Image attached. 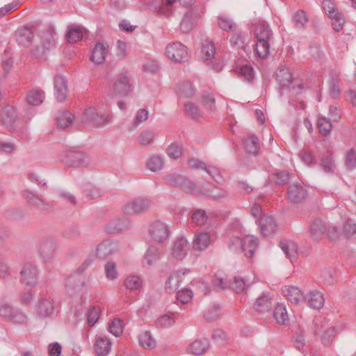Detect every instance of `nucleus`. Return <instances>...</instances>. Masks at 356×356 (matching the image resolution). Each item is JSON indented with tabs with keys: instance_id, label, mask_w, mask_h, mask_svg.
I'll use <instances>...</instances> for the list:
<instances>
[{
	"instance_id": "6e6552de",
	"label": "nucleus",
	"mask_w": 356,
	"mask_h": 356,
	"mask_svg": "<svg viewBox=\"0 0 356 356\" xmlns=\"http://www.w3.org/2000/svg\"><path fill=\"white\" fill-rule=\"evenodd\" d=\"M132 90L127 72L121 73L117 76L113 85V91L116 95L124 97L128 95Z\"/></svg>"
},
{
	"instance_id": "f257e3e1",
	"label": "nucleus",
	"mask_w": 356,
	"mask_h": 356,
	"mask_svg": "<svg viewBox=\"0 0 356 356\" xmlns=\"http://www.w3.org/2000/svg\"><path fill=\"white\" fill-rule=\"evenodd\" d=\"M254 35L257 54L259 58H265L269 54L270 43L273 41V31L267 23L262 22L256 25Z\"/></svg>"
},
{
	"instance_id": "f3484780",
	"label": "nucleus",
	"mask_w": 356,
	"mask_h": 356,
	"mask_svg": "<svg viewBox=\"0 0 356 356\" xmlns=\"http://www.w3.org/2000/svg\"><path fill=\"white\" fill-rule=\"evenodd\" d=\"M67 161L76 167L87 166L90 163V158L81 152L70 151L67 153Z\"/></svg>"
},
{
	"instance_id": "4c0bfd02",
	"label": "nucleus",
	"mask_w": 356,
	"mask_h": 356,
	"mask_svg": "<svg viewBox=\"0 0 356 356\" xmlns=\"http://www.w3.org/2000/svg\"><path fill=\"white\" fill-rule=\"evenodd\" d=\"M44 92L41 90H33L29 92L26 97L27 102L29 104L36 106L42 104L44 99Z\"/></svg>"
},
{
	"instance_id": "6e6d98bb",
	"label": "nucleus",
	"mask_w": 356,
	"mask_h": 356,
	"mask_svg": "<svg viewBox=\"0 0 356 356\" xmlns=\"http://www.w3.org/2000/svg\"><path fill=\"white\" fill-rule=\"evenodd\" d=\"M214 286L220 289H225L229 287L230 283L227 282L226 276L222 272H218L215 274L213 280Z\"/></svg>"
},
{
	"instance_id": "052dcab7",
	"label": "nucleus",
	"mask_w": 356,
	"mask_h": 356,
	"mask_svg": "<svg viewBox=\"0 0 356 356\" xmlns=\"http://www.w3.org/2000/svg\"><path fill=\"white\" fill-rule=\"evenodd\" d=\"M68 42L71 43L76 42L83 38V33L80 29L70 28L66 34Z\"/></svg>"
},
{
	"instance_id": "603ef678",
	"label": "nucleus",
	"mask_w": 356,
	"mask_h": 356,
	"mask_svg": "<svg viewBox=\"0 0 356 356\" xmlns=\"http://www.w3.org/2000/svg\"><path fill=\"white\" fill-rule=\"evenodd\" d=\"M177 0H161V4L157 7L156 12L165 16H170L172 13L171 6Z\"/></svg>"
},
{
	"instance_id": "de8ad7c7",
	"label": "nucleus",
	"mask_w": 356,
	"mask_h": 356,
	"mask_svg": "<svg viewBox=\"0 0 356 356\" xmlns=\"http://www.w3.org/2000/svg\"><path fill=\"white\" fill-rule=\"evenodd\" d=\"M317 127L322 135L327 136L332 130V124L329 119L321 117L318 120Z\"/></svg>"
},
{
	"instance_id": "473e14b6",
	"label": "nucleus",
	"mask_w": 356,
	"mask_h": 356,
	"mask_svg": "<svg viewBox=\"0 0 356 356\" xmlns=\"http://www.w3.org/2000/svg\"><path fill=\"white\" fill-rule=\"evenodd\" d=\"M276 79L282 89L288 88L292 81V75L288 69H280L276 74Z\"/></svg>"
},
{
	"instance_id": "0eeeda50",
	"label": "nucleus",
	"mask_w": 356,
	"mask_h": 356,
	"mask_svg": "<svg viewBox=\"0 0 356 356\" xmlns=\"http://www.w3.org/2000/svg\"><path fill=\"white\" fill-rule=\"evenodd\" d=\"M83 122H92L97 126H103L111 122V118L108 114H98L95 108L90 107L86 109L82 117Z\"/></svg>"
},
{
	"instance_id": "9b49d317",
	"label": "nucleus",
	"mask_w": 356,
	"mask_h": 356,
	"mask_svg": "<svg viewBox=\"0 0 356 356\" xmlns=\"http://www.w3.org/2000/svg\"><path fill=\"white\" fill-rule=\"evenodd\" d=\"M307 191L301 183H295L289 186L287 191L288 199L293 203H299L305 200Z\"/></svg>"
},
{
	"instance_id": "7c9ffc66",
	"label": "nucleus",
	"mask_w": 356,
	"mask_h": 356,
	"mask_svg": "<svg viewBox=\"0 0 356 356\" xmlns=\"http://www.w3.org/2000/svg\"><path fill=\"white\" fill-rule=\"evenodd\" d=\"M160 254L159 248L157 246L150 245L143 257V264L152 266L160 259Z\"/></svg>"
},
{
	"instance_id": "a19ab883",
	"label": "nucleus",
	"mask_w": 356,
	"mask_h": 356,
	"mask_svg": "<svg viewBox=\"0 0 356 356\" xmlns=\"http://www.w3.org/2000/svg\"><path fill=\"white\" fill-rule=\"evenodd\" d=\"M123 321L118 318H113L108 325L109 332L115 337H120L123 332Z\"/></svg>"
},
{
	"instance_id": "09e8293b",
	"label": "nucleus",
	"mask_w": 356,
	"mask_h": 356,
	"mask_svg": "<svg viewBox=\"0 0 356 356\" xmlns=\"http://www.w3.org/2000/svg\"><path fill=\"white\" fill-rule=\"evenodd\" d=\"M163 159L159 156H151L146 163V167L152 172L159 171L163 167Z\"/></svg>"
},
{
	"instance_id": "1a4fd4ad",
	"label": "nucleus",
	"mask_w": 356,
	"mask_h": 356,
	"mask_svg": "<svg viewBox=\"0 0 356 356\" xmlns=\"http://www.w3.org/2000/svg\"><path fill=\"white\" fill-rule=\"evenodd\" d=\"M149 233L155 241L162 242L168 237L169 229L164 222L156 220L150 225Z\"/></svg>"
},
{
	"instance_id": "58836bf2",
	"label": "nucleus",
	"mask_w": 356,
	"mask_h": 356,
	"mask_svg": "<svg viewBox=\"0 0 356 356\" xmlns=\"http://www.w3.org/2000/svg\"><path fill=\"white\" fill-rule=\"evenodd\" d=\"M170 314V315H168L165 313L159 316L156 321V327L166 328L172 325L175 322V313Z\"/></svg>"
},
{
	"instance_id": "a18cd8bd",
	"label": "nucleus",
	"mask_w": 356,
	"mask_h": 356,
	"mask_svg": "<svg viewBox=\"0 0 356 356\" xmlns=\"http://www.w3.org/2000/svg\"><path fill=\"white\" fill-rule=\"evenodd\" d=\"M344 164L348 170H353L356 168V150L355 149L350 148L346 152Z\"/></svg>"
},
{
	"instance_id": "9d476101",
	"label": "nucleus",
	"mask_w": 356,
	"mask_h": 356,
	"mask_svg": "<svg viewBox=\"0 0 356 356\" xmlns=\"http://www.w3.org/2000/svg\"><path fill=\"white\" fill-rule=\"evenodd\" d=\"M190 249L188 241L183 236L177 237L173 242L172 256L177 260H182Z\"/></svg>"
},
{
	"instance_id": "ea45409f",
	"label": "nucleus",
	"mask_w": 356,
	"mask_h": 356,
	"mask_svg": "<svg viewBox=\"0 0 356 356\" xmlns=\"http://www.w3.org/2000/svg\"><path fill=\"white\" fill-rule=\"evenodd\" d=\"M0 317L14 323H24L26 322V316L24 313H0Z\"/></svg>"
},
{
	"instance_id": "c85d7f7f",
	"label": "nucleus",
	"mask_w": 356,
	"mask_h": 356,
	"mask_svg": "<svg viewBox=\"0 0 356 356\" xmlns=\"http://www.w3.org/2000/svg\"><path fill=\"white\" fill-rule=\"evenodd\" d=\"M307 305L316 310H319L324 305L325 299L321 293L318 291L310 292L306 298Z\"/></svg>"
},
{
	"instance_id": "4be33fe9",
	"label": "nucleus",
	"mask_w": 356,
	"mask_h": 356,
	"mask_svg": "<svg viewBox=\"0 0 356 356\" xmlns=\"http://www.w3.org/2000/svg\"><path fill=\"white\" fill-rule=\"evenodd\" d=\"M259 226L261 232L264 236H270L275 232L277 222L271 216L264 215L259 220Z\"/></svg>"
},
{
	"instance_id": "864d4df0",
	"label": "nucleus",
	"mask_w": 356,
	"mask_h": 356,
	"mask_svg": "<svg viewBox=\"0 0 356 356\" xmlns=\"http://www.w3.org/2000/svg\"><path fill=\"white\" fill-rule=\"evenodd\" d=\"M202 104L207 110L214 111L216 109V100L213 94L209 91H205L202 96Z\"/></svg>"
},
{
	"instance_id": "79ce46f5",
	"label": "nucleus",
	"mask_w": 356,
	"mask_h": 356,
	"mask_svg": "<svg viewBox=\"0 0 356 356\" xmlns=\"http://www.w3.org/2000/svg\"><path fill=\"white\" fill-rule=\"evenodd\" d=\"M57 124L60 128H65L72 123L73 115L68 111H61L57 115Z\"/></svg>"
},
{
	"instance_id": "6ab92c4d",
	"label": "nucleus",
	"mask_w": 356,
	"mask_h": 356,
	"mask_svg": "<svg viewBox=\"0 0 356 356\" xmlns=\"http://www.w3.org/2000/svg\"><path fill=\"white\" fill-rule=\"evenodd\" d=\"M241 252L247 257H252L258 245V239L252 235H247L241 238Z\"/></svg>"
},
{
	"instance_id": "774afa93",
	"label": "nucleus",
	"mask_w": 356,
	"mask_h": 356,
	"mask_svg": "<svg viewBox=\"0 0 356 356\" xmlns=\"http://www.w3.org/2000/svg\"><path fill=\"white\" fill-rule=\"evenodd\" d=\"M193 297V292L191 290L183 289L177 291L176 298L181 304L188 303Z\"/></svg>"
},
{
	"instance_id": "2eb2a0df",
	"label": "nucleus",
	"mask_w": 356,
	"mask_h": 356,
	"mask_svg": "<svg viewBox=\"0 0 356 356\" xmlns=\"http://www.w3.org/2000/svg\"><path fill=\"white\" fill-rule=\"evenodd\" d=\"M108 52V45L97 42L92 49L90 60L96 64H102L106 60Z\"/></svg>"
},
{
	"instance_id": "5701e85b",
	"label": "nucleus",
	"mask_w": 356,
	"mask_h": 356,
	"mask_svg": "<svg viewBox=\"0 0 356 356\" xmlns=\"http://www.w3.org/2000/svg\"><path fill=\"white\" fill-rule=\"evenodd\" d=\"M243 143L246 152L252 155H257L260 149L257 136L254 134H249L243 137Z\"/></svg>"
},
{
	"instance_id": "338daca9",
	"label": "nucleus",
	"mask_w": 356,
	"mask_h": 356,
	"mask_svg": "<svg viewBox=\"0 0 356 356\" xmlns=\"http://www.w3.org/2000/svg\"><path fill=\"white\" fill-rule=\"evenodd\" d=\"M330 18L332 19V26L335 31H339L343 29L345 19L342 13H336Z\"/></svg>"
},
{
	"instance_id": "c9c22d12",
	"label": "nucleus",
	"mask_w": 356,
	"mask_h": 356,
	"mask_svg": "<svg viewBox=\"0 0 356 356\" xmlns=\"http://www.w3.org/2000/svg\"><path fill=\"white\" fill-rule=\"evenodd\" d=\"M216 54V47L213 43L209 40H204L202 43L201 56L204 60H211Z\"/></svg>"
},
{
	"instance_id": "4468645a",
	"label": "nucleus",
	"mask_w": 356,
	"mask_h": 356,
	"mask_svg": "<svg viewBox=\"0 0 356 356\" xmlns=\"http://www.w3.org/2000/svg\"><path fill=\"white\" fill-rule=\"evenodd\" d=\"M67 82L65 77L56 75L54 78V94L58 102H63L67 96Z\"/></svg>"
},
{
	"instance_id": "f8f14e48",
	"label": "nucleus",
	"mask_w": 356,
	"mask_h": 356,
	"mask_svg": "<svg viewBox=\"0 0 356 356\" xmlns=\"http://www.w3.org/2000/svg\"><path fill=\"white\" fill-rule=\"evenodd\" d=\"M0 120L3 125L8 127L9 129H13L14 125L17 124V118L15 110L13 106L7 105L0 113Z\"/></svg>"
},
{
	"instance_id": "680f3d73",
	"label": "nucleus",
	"mask_w": 356,
	"mask_h": 356,
	"mask_svg": "<svg viewBox=\"0 0 356 356\" xmlns=\"http://www.w3.org/2000/svg\"><path fill=\"white\" fill-rule=\"evenodd\" d=\"M218 24L221 29L226 31H232L235 25L233 21L225 15L218 17Z\"/></svg>"
},
{
	"instance_id": "8fccbe9b",
	"label": "nucleus",
	"mask_w": 356,
	"mask_h": 356,
	"mask_svg": "<svg viewBox=\"0 0 356 356\" xmlns=\"http://www.w3.org/2000/svg\"><path fill=\"white\" fill-rule=\"evenodd\" d=\"M184 111L186 115L193 119H199L201 117V113L197 106L191 102H186L184 104Z\"/></svg>"
},
{
	"instance_id": "5fc2aeb1",
	"label": "nucleus",
	"mask_w": 356,
	"mask_h": 356,
	"mask_svg": "<svg viewBox=\"0 0 356 356\" xmlns=\"http://www.w3.org/2000/svg\"><path fill=\"white\" fill-rule=\"evenodd\" d=\"M191 219L197 225H203L207 222L208 216L204 210L195 209L192 213Z\"/></svg>"
},
{
	"instance_id": "7ed1b4c3",
	"label": "nucleus",
	"mask_w": 356,
	"mask_h": 356,
	"mask_svg": "<svg viewBox=\"0 0 356 356\" xmlns=\"http://www.w3.org/2000/svg\"><path fill=\"white\" fill-rule=\"evenodd\" d=\"M20 282L26 287L33 288L38 282V270L33 264H25L19 273Z\"/></svg>"
},
{
	"instance_id": "f03ea898",
	"label": "nucleus",
	"mask_w": 356,
	"mask_h": 356,
	"mask_svg": "<svg viewBox=\"0 0 356 356\" xmlns=\"http://www.w3.org/2000/svg\"><path fill=\"white\" fill-rule=\"evenodd\" d=\"M165 181L168 184L179 188L186 193L193 195L202 193L201 189L194 182L181 175L174 173L167 175L165 177Z\"/></svg>"
},
{
	"instance_id": "39448f33",
	"label": "nucleus",
	"mask_w": 356,
	"mask_h": 356,
	"mask_svg": "<svg viewBox=\"0 0 356 356\" xmlns=\"http://www.w3.org/2000/svg\"><path fill=\"white\" fill-rule=\"evenodd\" d=\"M166 56L175 63H184L188 60V53L186 47L181 42H172L166 47Z\"/></svg>"
},
{
	"instance_id": "f704fd0d",
	"label": "nucleus",
	"mask_w": 356,
	"mask_h": 356,
	"mask_svg": "<svg viewBox=\"0 0 356 356\" xmlns=\"http://www.w3.org/2000/svg\"><path fill=\"white\" fill-rule=\"evenodd\" d=\"M129 225L127 218L118 219L108 223L106 229L109 232H122L129 227Z\"/></svg>"
},
{
	"instance_id": "e2e57ef3",
	"label": "nucleus",
	"mask_w": 356,
	"mask_h": 356,
	"mask_svg": "<svg viewBox=\"0 0 356 356\" xmlns=\"http://www.w3.org/2000/svg\"><path fill=\"white\" fill-rule=\"evenodd\" d=\"M155 137V133L152 130H144L138 136V143L140 145H145L153 141Z\"/></svg>"
},
{
	"instance_id": "412c9836",
	"label": "nucleus",
	"mask_w": 356,
	"mask_h": 356,
	"mask_svg": "<svg viewBox=\"0 0 356 356\" xmlns=\"http://www.w3.org/2000/svg\"><path fill=\"white\" fill-rule=\"evenodd\" d=\"M111 349V342L106 337H97L94 344V350L99 356L107 355Z\"/></svg>"
},
{
	"instance_id": "bf43d9fd",
	"label": "nucleus",
	"mask_w": 356,
	"mask_h": 356,
	"mask_svg": "<svg viewBox=\"0 0 356 356\" xmlns=\"http://www.w3.org/2000/svg\"><path fill=\"white\" fill-rule=\"evenodd\" d=\"M106 277L109 280H114L118 277L117 265L113 261H108L104 266Z\"/></svg>"
},
{
	"instance_id": "cd10ccee",
	"label": "nucleus",
	"mask_w": 356,
	"mask_h": 356,
	"mask_svg": "<svg viewBox=\"0 0 356 356\" xmlns=\"http://www.w3.org/2000/svg\"><path fill=\"white\" fill-rule=\"evenodd\" d=\"M280 247L286 256L293 262L298 257V245L292 241H282Z\"/></svg>"
},
{
	"instance_id": "dca6fc26",
	"label": "nucleus",
	"mask_w": 356,
	"mask_h": 356,
	"mask_svg": "<svg viewBox=\"0 0 356 356\" xmlns=\"http://www.w3.org/2000/svg\"><path fill=\"white\" fill-rule=\"evenodd\" d=\"M189 272V269H184L183 270L177 271L175 274L172 275L168 278L165 282V290L169 293L176 291L180 283L182 282L184 277L188 274Z\"/></svg>"
},
{
	"instance_id": "ddd939ff",
	"label": "nucleus",
	"mask_w": 356,
	"mask_h": 356,
	"mask_svg": "<svg viewBox=\"0 0 356 356\" xmlns=\"http://www.w3.org/2000/svg\"><path fill=\"white\" fill-rule=\"evenodd\" d=\"M273 306V296L269 292H263L255 300L253 309L255 312H270Z\"/></svg>"
},
{
	"instance_id": "2f4dec72",
	"label": "nucleus",
	"mask_w": 356,
	"mask_h": 356,
	"mask_svg": "<svg viewBox=\"0 0 356 356\" xmlns=\"http://www.w3.org/2000/svg\"><path fill=\"white\" fill-rule=\"evenodd\" d=\"M319 165L325 173H334L337 170V165L332 154L323 156L320 159Z\"/></svg>"
},
{
	"instance_id": "20e7f679",
	"label": "nucleus",
	"mask_w": 356,
	"mask_h": 356,
	"mask_svg": "<svg viewBox=\"0 0 356 356\" xmlns=\"http://www.w3.org/2000/svg\"><path fill=\"white\" fill-rule=\"evenodd\" d=\"M151 207L150 200L147 198L135 199L123 207V211L129 216L138 215L147 212Z\"/></svg>"
},
{
	"instance_id": "b1692460",
	"label": "nucleus",
	"mask_w": 356,
	"mask_h": 356,
	"mask_svg": "<svg viewBox=\"0 0 356 356\" xmlns=\"http://www.w3.org/2000/svg\"><path fill=\"white\" fill-rule=\"evenodd\" d=\"M16 42L22 46L29 44L33 38V33L31 29L26 26L19 27L15 33Z\"/></svg>"
},
{
	"instance_id": "c03bdc74",
	"label": "nucleus",
	"mask_w": 356,
	"mask_h": 356,
	"mask_svg": "<svg viewBox=\"0 0 356 356\" xmlns=\"http://www.w3.org/2000/svg\"><path fill=\"white\" fill-rule=\"evenodd\" d=\"M124 284L129 290H138L142 286V280L137 275H130L124 280Z\"/></svg>"
},
{
	"instance_id": "49530a36",
	"label": "nucleus",
	"mask_w": 356,
	"mask_h": 356,
	"mask_svg": "<svg viewBox=\"0 0 356 356\" xmlns=\"http://www.w3.org/2000/svg\"><path fill=\"white\" fill-rule=\"evenodd\" d=\"M327 325V321L325 317L322 315H316L313 320V332L314 335H317L323 330H324Z\"/></svg>"
},
{
	"instance_id": "a211bd4d",
	"label": "nucleus",
	"mask_w": 356,
	"mask_h": 356,
	"mask_svg": "<svg viewBox=\"0 0 356 356\" xmlns=\"http://www.w3.org/2000/svg\"><path fill=\"white\" fill-rule=\"evenodd\" d=\"M211 243L210 235L204 232H197L193 237V248L197 251L207 249Z\"/></svg>"
},
{
	"instance_id": "72a5a7b5",
	"label": "nucleus",
	"mask_w": 356,
	"mask_h": 356,
	"mask_svg": "<svg viewBox=\"0 0 356 356\" xmlns=\"http://www.w3.org/2000/svg\"><path fill=\"white\" fill-rule=\"evenodd\" d=\"M140 345L145 349H153L156 346V341L149 331L142 332L138 336Z\"/></svg>"
},
{
	"instance_id": "a878e982",
	"label": "nucleus",
	"mask_w": 356,
	"mask_h": 356,
	"mask_svg": "<svg viewBox=\"0 0 356 356\" xmlns=\"http://www.w3.org/2000/svg\"><path fill=\"white\" fill-rule=\"evenodd\" d=\"M325 231L326 226L325 222L318 219L314 220L309 227L310 236L316 241H318L323 238Z\"/></svg>"
},
{
	"instance_id": "bb28decb",
	"label": "nucleus",
	"mask_w": 356,
	"mask_h": 356,
	"mask_svg": "<svg viewBox=\"0 0 356 356\" xmlns=\"http://www.w3.org/2000/svg\"><path fill=\"white\" fill-rule=\"evenodd\" d=\"M198 15L193 12H187L180 22V29L183 33H188L195 26L198 19Z\"/></svg>"
},
{
	"instance_id": "3c124183",
	"label": "nucleus",
	"mask_w": 356,
	"mask_h": 356,
	"mask_svg": "<svg viewBox=\"0 0 356 356\" xmlns=\"http://www.w3.org/2000/svg\"><path fill=\"white\" fill-rule=\"evenodd\" d=\"M289 175V173L285 170L275 172L271 175L270 181L276 185H284L288 183Z\"/></svg>"
},
{
	"instance_id": "0e129e2a",
	"label": "nucleus",
	"mask_w": 356,
	"mask_h": 356,
	"mask_svg": "<svg viewBox=\"0 0 356 356\" xmlns=\"http://www.w3.org/2000/svg\"><path fill=\"white\" fill-rule=\"evenodd\" d=\"M178 93L186 97H193L195 94V90L188 81L184 82L178 87Z\"/></svg>"
},
{
	"instance_id": "69168bd1",
	"label": "nucleus",
	"mask_w": 356,
	"mask_h": 356,
	"mask_svg": "<svg viewBox=\"0 0 356 356\" xmlns=\"http://www.w3.org/2000/svg\"><path fill=\"white\" fill-rule=\"evenodd\" d=\"M336 331L334 327H331L325 330L321 337L322 343L325 346H329L332 343Z\"/></svg>"
},
{
	"instance_id": "aec40b11",
	"label": "nucleus",
	"mask_w": 356,
	"mask_h": 356,
	"mask_svg": "<svg viewBox=\"0 0 356 356\" xmlns=\"http://www.w3.org/2000/svg\"><path fill=\"white\" fill-rule=\"evenodd\" d=\"M209 347V341L207 339H197L188 346L187 350L190 354L201 355L206 353Z\"/></svg>"
},
{
	"instance_id": "37998d69",
	"label": "nucleus",
	"mask_w": 356,
	"mask_h": 356,
	"mask_svg": "<svg viewBox=\"0 0 356 356\" xmlns=\"http://www.w3.org/2000/svg\"><path fill=\"white\" fill-rule=\"evenodd\" d=\"M58 305H56L51 298L41 299L38 304V312L58 311Z\"/></svg>"
},
{
	"instance_id": "c756f323",
	"label": "nucleus",
	"mask_w": 356,
	"mask_h": 356,
	"mask_svg": "<svg viewBox=\"0 0 356 356\" xmlns=\"http://www.w3.org/2000/svg\"><path fill=\"white\" fill-rule=\"evenodd\" d=\"M24 196L29 204L40 209H46L47 208V203L40 195L30 191H24Z\"/></svg>"
},
{
	"instance_id": "13d9d810",
	"label": "nucleus",
	"mask_w": 356,
	"mask_h": 356,
	"mask_svg": "<svg viewBox=\"0 0 356 356\" xmlns=\"http://www.w3.org/2000/svg\"><path fill=\"white\" fill-rule=\"evenodd\" d=\"M238 74L249 83H251L254 77V70L252 66L248 65L241 66L238 69Z\"/></svg>"
},
{
	"instance_id": "393cba45",
	"label": "nucleus",
	"mask_w": 356,
	"mask_h": 356,
	"mask_svg": "<svg viewBox=\"0 0 356 356\" xmlns=\"http://www.w3.org/2000/svg\"><path fill=\"white\" fill-rule=\"evenodd\" d=\"M282 293L292 304H298L303 298L302 291L294 286H284L282 289Z\"/></svg>"
},
{
	"instance_id": "e433bc0d",
	"label": "nucleus",
	"mask_w": 356,
	"mask_h": 356,
	"mask_svg": "<svg viewBox=\"0 0 356 356\" xmlns=\"http://www.w3.org/2000/svg\"><path fill=\"white\" fill-rule=\"evenodd\" d=\"M80 277L81 275L79 273H76L68 277L65 284L67 292H74V290H78L81 287Z\"/></svg>"
},
{
	"instance_id": "4d7b16f0",
	"label": "nucleus",
	"mask_w": 356,
	"mask_h": 356,
	"mask_svg": "<svg viewBox=\"0 0 356 356\" xmlns=\"http://www.w3.org/2000/svg\"><path fill=\"white\" fill-rule=\"evenodd\" d=\"M112 252L111 244L108 242H102L96 248L97 255L100 259H104Z\"/></svg>"
},
{
	"instance_id": "423d86ee",
	"label": "nucleus",
	"mask_w": 356,
	"mask_h": 356,
	"mask_svg": "<svg viewBox=\"0 0 356 356\" xmlns=\"http://www.w3.org/2000/svg\"><path fill=\"white\" fill-rule=\"evenodd\" d=\"M56 248V240L52 236H44L40 241V254L44 262L51 261Z\"/></svg>"
}]
</instances>
